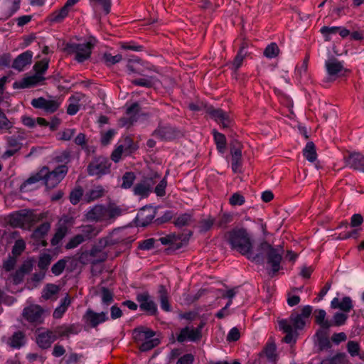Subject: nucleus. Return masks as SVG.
Listing matches in <instances>:
<instances>
[{
    "instance_id": "nucleus-4",
    "label": "nucleus",
    "mask_w": 364,
    "mask_h": 364,
    "mask_svg": "<svg viewBox=\"0 0 364 364\" xmlns=\"http://www.w3.org/2000/svg\"><path fill=\"white\" fill-rule=\"evenodd\" d=\"M247 258L257 264H266L269 274L273 271V247L265 241L257 245L255 248L252 247Z\"/></svg>"
},
{
    "instance_id": "nucleus-7",
    "label": "nucleus",
    "mask_w": 364,
    "mask_h": 364,
    "mask_svg": "<svg viewBox=\"0 0 364 364\" xmlns=\"http://www.w3.org/2000/svg\"><path fill=\"white\" fill-rule=\"evenodd\" d=\"M80 230V233L73 237L65 245L67 250L75 248L82 242L94 238L100 232V230L92 225H82Z\"/></svg>"
},
{
    "instance_id": "nucleus-63",
    "label": "nucleus",
    "mask_w": 364,
    "mask_h": 364,
    "mask_svg": "<svg viewBox=\"0 0 364 364\" xmlns=\"http://www.w3.org/2000/svg\"><path fill=\"white\" fill-rule=\"evenodd\" d=\"M26 248V243L23 240H17L12 249V253L16 255H20Z\"/></svg>"
},
{
    "instance_id": "nucleus-21",
    "label": "nucleus",
    "mask_w": 364,
    "mask_h": 364,
    "mask_svg": "<svg viewBox=\"0 0 364 364\" xmlns=\"http://www.w3.org/2000/svg\"><path fill=\"white\" fill-rule=\"evenodd\" d=\"M57 339V335L55 331H46L40 333L36 337V343L42 349L50 348L52 343Z\"/></svg>"
},
{
    "instance_id": "nucleus-10",
    "label": "nucleus",
    "mask_w": 364,
    "mask_h": 364,
    "mask_svg": "<svg viewBox=\"0 0 364 364\" xmlns=\"http://www.w3.org/2000/svg\"><path fill=\"white\" fill-rule=\"evenodd\" d=\"M22 316L28 323L37 326L44 321L45 310L38 304H32L25 307Z\"/></svg>"
},
{
    "instance_id": "nucleus-60",
    "label": "nucleus",
    "mask_w": 364,
    "mask_h": 364,
    "mask_svg": "<svg viewBox=\"0 0 364 364\" xmlns=\"http://www.w3.org/2000/svg\"><path fill=\"white\" fill-rule=\"evenodd\" d=\"M6 146L7 148L12 149L18 152L22 147V144L14 136H6Z\"/></svg>"
},
{
    "instance_id": "nucleus-3",
    "label": "nucleus",
    "mask_w": 364,
    "mask_h": 364,
    "mask_svg": "<svg viewBox=\"0 0 364 364\" xmlns=\"http://www.w3.org/2000/svg\"><path fill=\"white\" fill-rule=\"evenodd\" d=\"M225 238L232 250L247 257L252 247V242L245 229H233L226 233Z\"/></svg>"
},
{
    "instance_id": "nucleus-58",
    "label": "nucleus",
    "mask_w": 364,
    "mask_h": 364,
    "mask_svg": "<svg viewBox=\"0 0 364 364\" xmlns=\"http://www.w3.org/2000/svg\"><path fill=\"white\" fill-rule=\"evenodd\" d=\"M309 60V57L306 55L303 62L300 65H297L295 69V75L299 77H301L303 75L306 74L308 69V63Z\"/></svg>"
},
{
    "instance_id": "nucleus-51",
    "label": "nucleus",
    "mask_w": 364,
    "mask_h": 364,
    "mask_svg": "<svg viewBox=\"0 0 364 364\" xmlns=\"http://www.w3.org/2000/svg\"><path fill=\"white\" fill-rule=\"evenodd\" d=\"M67 262L68 261L65 259H59L56 263H55L52 266L51 272L55 276H59L60 274H61L67 265Z\"/></svg>"
},
{
    "instance_id": "nucleus-18",
    "label": "nucleus",
    "mask_w": 364,
    "mask_h": 364,
    "mask_svg": "<svg viewBox=\"0 0 364 364\" xmlns=\"http://www.w3.org/2000/svg\"><path fill=\"white\" fill-rule=\"evenodd\" d=\"M139 112L138 103H134L127 109L126 117H122L119 122L121 127H129L137 120V114Z\"/></svg>"
},
{
    "instance_id": "nucleus-5",
    "label": "nucleus",
    "mask_w": 364,
    "mask_h": 364,
    "mask_svg": "<svg viewBox=\"0 0 364 364\" xmlns=\"http://www.w3.org/2000/svg\"><path fill=\"white\" fill-rule=\"evenodd\" d=\"M111 166L112 163L108 158L103 156H95L87 165V174L100 179L110 173Z\"/></svg>"
},
{
    "instance_id": "nucleus-28",
    "label": "nucleus",
    "mask_w": 364,
    "mask_h": 364,
    "mask_svg": "<svg viewBox=\"0 0 364 364\" xmlns=\"http://www.w3.org/2000/svg\"><path fill=\"white\" fill-rule=\"evenodd\" d=\"M346 164L350 168L362 171L364 168V156L360 153L350 154L346 159Z\"/></svg>"
},
{
    "instance_id": "nucleus-35",
    "label": "nucleus",
    "mask_w": 364,
    "mask_h": 364,
    "mask_svg": "<svg viewBox=\"0 0 364 364\" xmlns=\"http://www.w3.org/2000/svg\"><path fill=\"white\" fill-rule=\"evenodd\" d=\"M59 291V286L54 284H47L43 289L41 296L45 300L56 299L55 296L58 294Z\"/></svg>"
},
{
    "instance_id": "nucleus-20",
    "label": "nucleus",
    "mask_w": 364,
    "mask_h": 364,
    "mask_svg": "<svg viewBox=\"0 0 364 364\" xmlns=\"http://www.w3.org/2000/svg\"><path fill=\"white\" fill-rule=\"evenodd\" d=\"M82 330V328L78 323H73L70 325H62L57 326L54 331L58 337H69L70 335H76L79 333Z\"/></svg>"
},
{
    "instance_id": "nucleus-40",
    "label": "nucleus",
    "mask_w": 364,
    "mask_h": 364,
    "mask_svg": "<svg viewBox=\"0 0 364 364\" xmlns=\"http://www.w3.org/2000/svg\"><path fill=\"white\" fill-rule=\"evenodd\" d=\"M71 303L70 297L67 295L61 301L60 304L54 310L53 316L55 318H60L67 311Z\"/></svg>"
},
{
    "instance_id": "nucleus-45",
    "label": "nucleus",
    "mask_w": 364,
    "mask_h": 364,
    "mask_svg": "<svg viewBox=\"0 0 364 364\" xmlns=\"http://www.w3.org/2000/svg\"><path fill=\"white\" fill-rule=\"evenodd\" d=\"M214 140L217 145V149L220 152H223L226 146V139L224 134L219 133L215 129L213 130Z\"/></svg>"
},
{
    "instance_id": "nucleus-14",
    "label": "nucleus",
    "mask_w": 364,
    "mask_h": 364,
    "mask_svg": "<svg viewBox=\"0 0 364 364\" xmlns=\"http://www.w3.org/2000/svg\"><path fill=\"white\" fill-rule=\"evenodd\" d=\"M136 301L139 303L141 310L146 311L150 315H155L157 313L156 304L151 299L149 293L144 292L137 294Z\"/></svg>"
},
{
    "instance_id": "nucleus-13",
    "label": "nucleus",
    "mask_w": 364,
    "mask_h": 364,
    "mask_svg": "<svg viewBox=\"0 0 364 364\" xmlns=\"http://www.w3.org/2000/svg\"><path fill=\"white\" fill-rule=\"evenodd\" d=\"M207 112L213 119L221 124L223 128L230 126L232 119L228 112L221 109H215L212 107L208 109Z\"/></svg>"
},
{
    "instance_id": "nucleus-25",
    "label": "nucleus",
    "mask_w": 364,
    "mask_h": 364,
    "mask_svg": "<svg viewBox=\"0 0 364 364\" xmlns=\"http://www.w3.org/2000/svg\"><path fill=\"white\" fill-rule=\"evenodd\" d=\"M90 4L97 16L101 14L107 15L111 10L112 0H90Z\"/></svg>"
},
{
    "instance_id": "nucleus-47",
    "label": "nucleus",
    "mask_w": 364,
    "mask_h": 364,
    "mask_svg": "<svg viewBox=\"0 0 364 364\" xmlns=\"http://www.w3.org/2000/svg\"><path fill=\"white\" fill-rule=\"evenodd\" d=\"M192 215L189 213H184V214H182V215H180L179 216H178L173 223L175 225V226L178 227V228H181V227H183V226H187L188 225L191 221H192Z\"/></svg>"
},
{
    "instance_id": "nucleus-29",
    "label": "nucleus",
    "mask_w": 364,
    "mask_h": 364,
    "mask_svg": "<svg viewBox=\"0 0 364 364\" xmlns=\"http://www.w3.org/2000/svg\"><path fill=\"white\" fill-rule=\"evenodd\" d=\"M26 343V334L18 331L15 332L8 340L7 344L12 348L19 349Z\"/></svg>"
},
{
    "instance_id": "nucleus-59",
    "label": "nucleus",
    "mask_w": 364,
    "mask_h": 364,
    "mask_svg": "<svg viewBox=\"0 0 364 364\" xmlns=\"http://www.w3.org/2000/svg\"><path fill=\"white\" fill-rule=\"evenodd\" d=\"M119 144L122 146H123V148L129 154H131L136 149V147L134 144L133 140L129 136L124 138Z\"/></svg>"
},
{
    "instance_id": "nucleus-44",
    "label": "nucleus",
    "mask_w": 364,
    "mask_h": 364,
    "mask_svg": "<svg viewBox=\"0 0 364 364\" xmlns=\"http://www.w3.org/2000/svg\"><path fill=\"white\" fill-rule=\"evenodd\" d=\"M291 321L293 327L296 331L301 330L306 325V321L299 315V314L292 313L289 317Z\"/></svg>"
},
{
    "instance_id": "nucleus-6",
    "label": "nucleus",
    "mask_w": 364,
    "mask_h": 364,
    "mask_svg": "<svg viewBox=\"0 0 364 364\" xmlns=\"http://www.w3.org/2000/svg\"><path fill=\"white\" fill-rule=\"evenodd\" d=\"M92 41L80 43H68L66 46V50L70 55H75V60L78 63H82L88 60L94 48Z\"/></svg>"
},
{
    "instance_id": "nucleus-46",
    "label": "nucleus",
    "mask_w": 364,
    "mask_h": 364,
    "mask_svg": "<svg viewBox=\"0 0 364 364\" xmlns=\"http://www.w3.org/2000/svg\"><path fill=\"white\" fill-rule=\"evenodd\" d=\"M23 213L22 210L16 213H14L9 216V223L13 227L22 228Z\"/></svg>"
},
{
    "instance_id": "nucleus-11",
    "label": "nucleus",
    "mask_w": 364,
    "mask_h": 364,
    "mask_svg": "<svg viewBox=\"0 0 364 364\" xmlns=\"http://www.w3.org/2000/svg\"><path fill=\"white\" fill-rule=\"evenodd\" d=\"M277 322L279 330L286 334L282 339L283 342L289 344L295 343L298 337V333L294 330L289 318L278 319Z\"/></svg>"
},
{
    "instance_id": "nucleus-9",
    "label": "nucleus",
    "mask_w": 364,
    "mask_h": 364,
    "mask_svg": "<svg viewBox=\"0 0 364 364\" xmlns=\"http://www.w3.org/2000/svg\"><path fill=\"white\" fill-rule=\"evenodd\" d=\"M107 253L97 246H92L90 250H86L79 255L78 260L82 264H97L105 262Z\"/></svg>"
},
{
    "instance_id": "nucleus-33",
    "label": "nucleus",
    "mask_w": 364,
    "mask_h": 364,
    "mask_svg": "<svg viewBox=\"0 0 364 364\" xmlns=\"http://www.w3.org/2000/svg\"><path fill=\"white\" fill-rule=\"evenodd\" d=\"M278 247H279V248H274V277L279 274H284V270L285 269L283 263L282 264V254L283 253L284 250L279 245H278Z\"/></svg>"
},
{
    "instance_id": "nucleus-8",
    "label": "nucleus",
    "mask_w": 364,
    "mask_h": 364,
    "mask_svg": "<svg viewBox=\"0 0 364 364\" xmlns=\"http://www.w3.org/2000/svg\"><path fill=\"white\" fill-rule=\"evenodd\" d=\"M63 99L59 96H48V98L40 97L31 100V105L36 109H43L46 113L52 114L60 107Z\"/></svg>"
},
{
    "instance_id": "nucleus-2",
    "label": "nucleus",
    "mask_w": 364,
    "mask_h": 364,
    "mask_svg": "<svg viewBox=\"0 0 364 364\" xmlns=\"http://www.w3.org/2000/svg\"><path fill=\"white\" fill-rule=\"evenodd\" d=\"M125 212V208L115 203L97 204L88 209L85 217L88 221L110 224Z\"/></svg>"
},
{
    "instance_id": "nucleus-43",
    "label": "nucleus",
    "mask_w": 364,
    "mask_h": 364,
    "mask_svg": "<svg viewBox=\"0 0 364 364\" xmlns=\"http://www.w3.org/2000/svg\"><path fill=\"white\" fill-rule=\"evenodd\" d=\"M52 261V256L48 253L41 254L38 261V267L40 270L46 272Z\"/></svg>"
},
{
    "instance_id": "nucleus-56",
    "label": "nucleus",
    "mask_w": 364,
    "mask_h": 364,
    "mask_svg": "<svg viewBox=\"0 0 364 364\" xmlns=\"http://www.w3.org/2000/svg\"><path fill=\"white\" fill-rule=\"evenodd\" d=\"M122 59V56L120 54H117L115 55H112L110 53H105L103 55V60L105 64L108 66L113 65L119 62H120Z\"/></svg>"
},
{
    "instance_id": "nucleus-1",
    "label": "nucleus",
    "mask_w": 364,
    "mask_h": 364,
    "mask_svg": "<svg viewBox=\"0 0 364 364\" xmlns=\"http://www.w3.org/2000/svg\"><path fill=\"white\" fill-rule=\"evenodd\" d=\"M68 171L65 165H60L54 170L50 171L48 166H43L37 173L31 176L21 186V191H28V186L43 181L45 186L48 189L56 187L65 178Z\"/></svg>"
},
{
    "instance_id": "nucleus-48",
    "label": "nucleus",
    "mask_w": 364,
    "mask_h": 364,
    "mask_svg": "<svg viewBox=\"0 0 364 364\" xmlns=\"http://www.w3.org/2000/svg\"><path fill=\"white\" fill-rule=\"evenodd\" d=\"M245 44L242 45L232 63V68L235 70H237L241 66L247 55V52L245 51Z\"/></svg>"
},
{
    "instance_id": "nucleus-30",
    "label": "nucleus",
    "mask_w": 364,
    "mask_h": 364,
    "mask_svg": "<svg viewBox=\"0 0 364 364\" xmlns=\"http://www.w3.org/2000/svg\"><path fill=\"white\" fill-rule=\"evenodd\" d=\"M332 309H338L344 312H349L353 309L352 300L349 296H345L340 301L338 298H333L331 302Z\"/></svg>"
},
{
    "instance_id": "nucleus-36",
    "label": "nucleus",
    "mask_w": 364,
    "mask_h": 364,
    "mask_svg": "<svg viewBox=\"0 0 364 364\" xmlns=\"http://www.w3.org/2000/svg\"><path fill=\"white\" fill-rule=\"evenodd\" d=\"M274 94L277 95L280 104L282 105L284 107L287 109V112H284V114L289 116V114H292L293 102L291 99L288 95L281 92H277L275 90Z\"/></svg>"
},
{
    "instance_id": "nucleus-24",
    "label": "nucleus",
    "mask_w": 364,
    "mask_h": 364,
    "mask_svg": "<svg viewBox=\"0 0 364 364\" xmlns=\"http://www.w3.org/2000/svg\"><path fill=\"white\" fill-rule=\"evenodd\" d=\"M325 68L328 75L331 77L337 76L342 71H347V70L343 68V63L335 58L326 60Z\"/></svg>"
},
{
    "instance_id": "nucleus-53",
    "label": "nucleus",
    "mask_w": 364,
    "mask_h": 364,
    "mask_svg": "<svg viewBox=\"0 0 364 364\" xmlns=\"http://www.w3.org/2000/svg\"><path fill=\"white\" fill-rule=\"evenodd\" d=\"M338 29H339V26H333V27L323 26L320 29V32L323 36L324 40L326 41H329L331 39V36L333 34L337 33L338 31Z\"/></svg>"
},
{
    "instance_id": "nucleus-31",
    "label": "nucleus",
    "mask_w": 364,
    "mask_h": 364,
    "mask_svg": "<svg viewBox=\"0 0 364 364\" xmlns=\"http://www.w3.org/2000/svg\"><path fill=\"white\" fill-rule=\"evenodd\" d=\"M82 93L77 92L70 96L68 99L69 105L67 108V113L69 115H75L80 109V101L83 98Z\"/></svg>"
},
{
    "instance_id": "nucleus-34",
    "label": "nucleus",
    "mask_w": 364,
    "mask_h": 364,
    "mask_svg": "<svg viewBox=\"0 0 364 364\" xmlns=\"http://www.w3.org/2000/svg\"><path fill=\"white\" fill-rule=\"evenodd\" d=\"M159 299L160 301L161 308L168 312L171 311V306L168 301V294L166 288L164 285H160L158 290Z\"/></svg>"
},
{
    "instance_id": "nucleus-17",
    "label": "nucleus",
    "mask_w": 364,
    "mask_h": 364,
    "mask_svg": "<svg viewBox=\"0 0 364 364\" xmlns=\"http://www.w3.org/2000/svg\"><path fill=\"white\" fill-rule=\"evenodd\" d=\"M153 136L159 140H172L177 136L176 129L170 125L159 124L154 131Z\"/></svg>"
},
{
    "instance_id": "nucleus-37",
    "label": "nucleus",
    "mask_w": 364,
    "mask_h": 364,
    "mask_svg": "<svg viewBox=\"0 0 364 364\" xmlns=\"http://www.w3.org/2000/svg\"><path fill=\"white\" fill-rule=\"evenodd\" d=\"M70 9L63 6L60 10L53 11L49 16V21L51 23H60L62 22L68 15Z\"/></svg>"
},
{
    "instance_id": "nucleus-57",
    "label": "nucleus",
    "mask_w": 364,
    "mask_h": 364,
    "mask_svg": "<svg viewBox=\"0 0 364 364\" xmlns=\"http://www.w3.org/2000/svg\"><path fill=\"white\" fill-rule=\"evenodd\" d=\"M102 303L106 306L111 304L114 301L113 293L111 292L107 288L102 287Z\"/></svg>"
},
{
    "instance_id": "nucleus-54",
    "label": "nucleus",
    "mask_w": 364,
    "mask_h": 364,
    "mask_svg": "<svg viewBox=\"0 0 364 364\" xmlns=\"http://www.w3.org/2000/svg\"><path fill=\"white\" fill-rule=\"evenodd\" d=\"M260 358H267L269 361L273 360V343L268 342L265 348L259 354Z\"/></svg>"
},
{
    "instance_id": "nucleus-26",
    "label": "nucleus",
    "mask_w": 364,
    "mask_h": 364,
    "mask_svg": "<svg viewBox=\"0 0 364 364\" xmlns=\"http://www.w3.org/2000/svg\"><path fill=\"white\" fill-rule=\"evenodd\" d=\"M107 191L101 185L95 186L92 188L86 191L83 196V199L87 203H90L103 197Z\"/></svg>"
},
{
    "instance_id": "nucleus-22",
    "label": "nucleus",
    "mask_w": 364,
    "mask_h": 364,
    "mask_svg": "<svg viewBox=\"0 0 364 364\" xmlns=\"http://www.w3.org/2000/svg\"><path fill=\"white\" fill-rule=\"evenodd\" d=\"M33 53L30 50L18 55L14 60L12 68L18 71H22L25 67L32 62Z\"/></svg>"
},
{
    "instance_id": "nucleus-62",
    "label": "nucleus",
    "mask_w": 364,
    "mask_h": 364,
    "mask_svg": "<svg viewBox=\"0 0 364 364\" xmlns=\"http://www.w3.org/2000/svg\"><path fill=\"white\" fill-rule=\"evenodd\" d=\"M34 264L35 259L33 258H28L23 262L19 269L21 270V272L26 274L32 271Z\"/></svg>"
},
{
    "instance_id": "nucleus-42",
    "label": "nucleus",
    "mask_w": 364,
    "mask_h": 364,
    "mask_svg": "<svg viewBox=\"0 0 364 364\" xmlns=\"http://www.w3.org/2000/svg\"><path fill=\"white\" fill-rule=\"evenodd\" d=\"M326 311L323 309H319L316 311V314L315 316V321L317 324H318L322 328L328 329L332 326V323L328 320H326Z\"/></svg>"
},
{
    "instance_id": "nucleus-27",
    "label": "nucleus",
    "mask_w": 364,
    "mask_h": 364,
    "mask_svg": "<svg viewBox=\"0 0 364 364\" xmlns=\"http://www.w3.org/2000/svg\"><path fill=\"white\" fill-rule=\"evenodd\" d=\"M146 341L143 342L139 347L141 351H148L157 346L159 344V341L157 338H152L154 336V332L152 331H145L141 332Z\"/></svg>"
},
{
    "instance_id": "nucleus-39",
    "label": "nucleus",
    "mask_w": 364,
    "mask_h": 364,
    "mask_svg": "<svg viewBox=\"0 0 364 364\" xmlns=\"http://www.w3.org/2000/svg\"><path fill=\"white\" fill-rule=\"evenodd\" d=\"M303 155L306 160L310 162H314L317 159L315 144L312 141L306 143L303 149Z\"/></svg>"
},
{
    "instance_id": "nucleus-16",
    "label": "nucleus",
    "mask_w": 364,
    "mask_h": 364,
    "mask_svg": "<svg viewBox=\"0 0 364 364\" xmlns=\"http://www.w3.org/2000/svg\"><path fill=\"white\" fill-rule=\"evenodd\" d=\"M191 235V232H189L188 235L170 234L160 237L159 241L162 245H171L172 248L179 249L182 246L181 242H187Z\"/></svg>"
},
{
    "instance_id": "nucleus-15",
    "label": "nucleus",
    "mask_w": 364,
    "mask_h": 364,
    "mask_svg": "<svg viewBox=\"0 0 364 364\" xmlns=\"http://www.w3.org/2000/svg\"><path fill=\"white\" fill-rule=\"evenodd\" d=\"M202 338V333L199 329H195L193 327L186 326L182 328L177 336V341L179 343L186 341L197 342Z\"/></svg>"
},
{
    "instance_id": "nucleus-41",
    "label": "nucleus",
    "mask_w": 364,
    "mask_h": 364,
    "mask_svg": "<svg viewBox=\"0 0 364 364\" xmlns=\"http://www.w3.org/2000/svg\"><path fill=\"white\" fill-rule=\"evenodd\" d=\"M68 232V228L65 224L60 225L57 228L55 235L51 239L50 243L53 246L58 245L60 242L65 237Z\"/></svg>"
},
{
    "instance_id": "nucleus-50",
    "label": "nucleus",
    "mask_w": 364,
    "mask_h": 364,
    "mask_svg": "<svg viewBox=\"0 0 364 364\" xmlns=\"http://www.w3.org/2000/svg\"><path fill=\"white\" fill-rule=\"evenodd\" d=\"M135 178L136 176L133 172H126L122 176V183L121 187L124 189L131 188L135 181Z\"/></svg>"
},
{
    "instance_id": "nucleus-38",
    "label": "nucleus",
    "mask_w": 364,
    "mask_h": 364,
    "mask_svg": "<svg viewBox=\"0 0 364 364\" xmlns=\"http://www.w3.org/2000/svg\"><path fill=\"white\" fill-rule=\"evenodd\" d=\"M50 229V223L49 222L43 223L33 230L31 236L33 239L40 240L44 238Z\"/></svg>"
},
{
    "instance_id": "nucleus-61",
    "label": "nucleus",
    "mask_w": 364,
    "mask_h": 364,
    "mask_svg": "<svg viewBox=\"0 0 364 364\" xmlns=\"http://www.w3.org/2000/svg\"><path fill=\"white\" fill-rule=\"evenodd\" d=\"M348 318V316L343 313L336 312L333 318V323L332 326H340L345 324L346 320Z\"/></svg>"
},
{
    "instance_id": "nucleus-49",
    "label": "nucleus",
    "mask_w": 364,
    "mask_h": 364,
    "mask_svg": "<svg viewBox=\"0 0 364 364\" xmlns=\"http://www.w3.org/2000/svg\"><path fill=\"white\" fill-rule=\"evenodd\" d=\"M49 61L48 58H43L41 60L36 62L33 65V70L36 73L43 76V74L48 68Z\"/></svg>"
},
{
    "instance_id": "nucleus-52",
    "label": "nucleus",
    "mask_w": 364,
    "mask_h": 364,
    "mask_svg": "<svg viewBox=\"0 0 364 364\" xmlns=\"http://www.w3.org/2000/svg\"><path fill=\"white\" fill-rule=\"evenodd\" d=\"M123 154L126 156L129 155L123 148V146H122L120 144H118L111 154V159L114 163H118L120 161L122 156Z\"/></svg>"
},
{
    "instance_id": "nucleus-55",
    "label": "nucleus",
    "mask_w": 364,
    "mask_h": 364,
    "mask_svg": "<svg viewBox=\"0 0 364 364\" xmlns=\"http://www.w3.org/2000/svg\"><path fill=\"white\" fill-rule=\"evenodd\" d=\"M132 83L137 86L151 87L154 84V78L153 77H149L148 78L135 79L132 80Z\"/></svg>"
},
{
    "instance_id": "nucleus-19",
    "label": "nucleus",
    "mask_w": 364,
    "mask_h": 364,
    "mask_svg": "<svg viewBox=\"0 0 364 364\" xmlns=\"http://www.w3.org/2000/svg\"><path fill=\"white\" fill-rule=\"evenodd\" d=\"M153 185L152 178H146L135 185L133 188L134 194L141 198H146L151 191Z\"/></svg>"
},
{
    "instance_id": "nucleus-12",
    "label": "nucleus",
    "mask_w": 364,
    "mask_h": 364,
    "mask_svg": "<svg viewBox=\"0 0 364 364\" xmlns=\"http://www.w3.org/2000/svg\"><path fill=\"white\" fill-rule=\"evenodd\" d=\"M83 319L91 327L96 328L98 325L108 321L109 316L107 312L97 313L88 309L83 316Z\"/></svg>"
},
{
    "instance_id": "nucleus-64",
    "label": "nucleus",
    "mask_w": 364,
    "mask_h": 364,
    "mask_svg": "<svg viewBox=\"0 0 364 364\" xmlns=\"http://www.w3.org/2000/svg\"><path fill=\"white\" fill-rule=\"evenodd\" d=\"M232 220V215L228 213H224L220 216L216 222V225L218 228H225Z\"/></svg>"
},
{
    "instance_id": "nucleus-23",
    "label": "nucleus",
    "mask_w": 364,
    "mask_h": 364,
    "mask_svg": "<svg viewBox=\"0 0 364 364\" xmlns=\"http://www.w3.org/2000/svg\"><path fill=\"white\" fill-rule=\"evenodd\" d=\"M154 218V210L151 207H144L136 215L138 225L145 227L148 225Z\"/></svg>"
},
{
    "instance_id": "nucleus-32",
    "label": "nucleus",
    "mask_w": 364,
    "mask_h": 364,
    "mask_svg": "<svg viewBox=\"0 0 364 364\" xmlns=\"http://www.w3.org/2000/svg\"><path fill=\"white\" fill-rule=\"evenodd\" d=\"M44 80L45 77L43 75L35 73L31 76L23 78L20 83L19 87L27 88L34 87L41 84Z\"/></svg>"
}]
</instances>
